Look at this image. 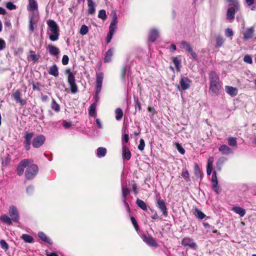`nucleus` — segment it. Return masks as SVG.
I'll use <instances>...</instances> for the list:
<instances>
[{
    "label": "nucleus",
    "mask_w": 256,
    "mask_h": 256,
    "mask_svg": "<svg viewBox=\"0 0 256 256\" xmlns=\"http://www.w3.org/2000/svg\"><path fill=\"white\" fill-rule=\"evenodd\" d=\"M28 4L27 6V10L28 11H34L30 14V24L29 30L32 32H33L34 30V26H36L37 22L39 20V14L38 11V4L36 0H28Z\"/></svg>",
    "instance_id": "obj_1"
},
{
    "label": "nucleus",
    "mask_w": 256,
    "mask_h": 256,
    "mask_svg": "<svg viewBox=\"0 0 256 256\" xmlns=\"http://www.w3.org/2000/svg\"><path fill=\"white\" fill-rule=\"evenodd\" d=\"M210 92L212 94L218 95L221 88L220 78L215 71H211L209 74Z\"/></svg>",
    "instance_id": "obj_2"
},
{
    "label": "nucleus",
    "mask_w": 256,
    "mask_h": 256,
    "mask_svg": "<svg viewBox=\"0 0 256 256\" xmlns=\"http://www.w3.org/2000/svg\"><path fill=\"white\" fill-rule=\"evenodd\" d=\"M48 28L51 34L49 35V38L52 42H55L58 40L60 36V29L56 22L52 20H48L46 22Z\"/></svg>",
    "instance_id": "obj_3"
},
{
    "label": "nucleus",
    "mask_w": 256,
    "mask_h": 256,
    "mask_svg": "<svg viewBox=\"0 0 256 256\" xmlns=\"http://www.w3.org/2000/svg\"><path fill=\"white\" fill-rule=\"evenodd\" d=\"M65 72L68 74V82L70 92L72 94H75L78 91V86L76 82L75 74L72 72L69 68H67Z\"/></svg>",
    "instance_id": "obj_4"
},
{
    "label": "nucleus",
    "mask_w": 256,
    "mask_h": 256,
    "mask_svg": "<svg viewBox=\"0 0 256 256\" xmlns=\"http://www.w3.org/2000/svg\"><path fill=\"white\" fill-rule=\"evenodd\" d=\"M112 21L110 24V27H109V32L107 34L106 38V42L107 44H108L111 41V40L113 36V35L114 34V32H116V30L117 28V15L116 12L115 10L112 11Z\"/></svg>",
    "instance_id": "obj_5"
},
{
    "label": "nucleus",
    "mask_w": 256,
    "mask_h": 256,
    "mask_svg": "<svg viewBox=\"0 0 256 256\" xmlns=\"http://www.w3.org/2000/svg\"><path fill=\"white\" fill-rule=\"evenodd\" d=\"M228 2L230 4L227 10L226 18L231 20L234 18L236 12L240 10V4L236 0H228Z\"/></svg>",
    "instance_id": "obj_6"
},
{
    "label": "nucleus",
    "mask_w": 256,
    "mask_h": 256,
    "mask_svg": "<svg viewBox=\"0 0 256 256\" xmlns=\"http://www.w3.org/2000/svg\"><path fill=\"white\" fill-rule=\"evenodd\" d=\"M38 171V168L36 164H29L26 170V180H32L34 178L37 174Z\"/></svg>",
    "instance_id": "obj_7"
},
{
    "label": "nucleus",
    "mask_w": 256,
    "mask_h": 256,
    "mask_svg": "<svg viewBox=\"0 0 256 256\" xmlns=\"http://www.w3.org/2000/svg\"><path fill=\"white\" fill-rule=\"evenodd\" d=\"M32 161L30 159H24L22 160L18 164V168L16 169L17 174L21 176L22 174L24 168L28 166L31 163Z\"/></svg>",
    "instance_id": "obj_8"
},
{
    "label": "nucleus",
    "mask_w": 256,
    "mask_h": 256,
    "mask_svg": "<svg viewBox=\"0 0 256 256\" xmlns=\"http://www.w3.org/2000/svg\"><path fill=\"white\" fill-rule=\"evenodd\" d=\"M45 140V136L42 134H39L34 138L32 142V146L35 148H38L44 144Z\"/></svg>",
    "instance_id": "obj_9"
},
{
    "label": "nucleus",
    "mask_w": 256,
    "mask_h": 256,
    "mask_svg": "<svg viewBox=\"0 0 256 256\" xmlns=\"http://www.w3.org/2000/svg\"><path fill=\"white\" fill-rule=\"evenodd\" d=\"M211 181L212 183V189L216 194H219L221 190V189L220 188V187L218 184V180L216 171H214L212 172Z\"/></svg>",
    "instance_id": "obj_10"
},
{
    "label": "nucleus",
    "mask_w": 256,
    "mask_h": 256,
    "mask_svg": "<svg viewBox=\"0 0 256 256\" xmlns=\"http://www.w3.org/2000/svg\"><path fill=\"white\" fill-rule=\"evenodd\" d=\"M9 214L14 222H18L20 216L16 208L14 206H10L8 210Z\"/></svg>",
    "instance_id": "obj_11"
},
{
    "label": "nucleus",
    "mask_w": 256,
    "mask_h": 256,
    "mask_svg": "<svg viewBox=\"0 0 256 256\" xmlns=\"http://www.w3.org/2000/svg\"><path fill=\"white\" fill-rule=\"evenodd\" d=\"M156 206L162 212V214L164 216H168V208H166V202L163 200H162L160 198L156 200Z\"/></svg>",
    "instance_id": "obj_12"
},
{
    "label": "nucleus",
    "mask_w": 256,
    "mask_h": 256,
    "mask_svg": "<svg viewBox=\"0 0 256 256\" xmlns=\"http://www.w3.org/2000/svg\"><path fill=\"white\" fill-rule=\"evenodd\" d=\"M182 244L186 247L188 246L194 250H196L197 248V245L196 242H194L193 239L190 238H184L182 241Z\"/></svg>",
    "instance_id": "obj_13"
},
{
    "label": "nucleus",
    "mask_w": 256,
    "mask_h": 256,
    "mask_svg": "<svg viewBox=\"0 0 256 256\" xmlns=\"http://www.w3.org/2000/svg\"><path fill=\"white\" fill-rule=\"evenodd\" d=\"M182 48L186 50V52L190 53L192 58L196 60L197 58L196 54L193 50L190 44L186 41H182L180 43Z\"/></svg>",
    "instance_id": "obj_14"
},
{
    "label": "nucleus",
    "mask_w": 256,
    "mask_h": 256,
    "mask_svg": "<svg viewBox=\"0 0 256 256\" xmlns=\"http://www.w3.org/2000/svg\"><path fill=\"white\" fill-rule=\"evenodd\" d=\"M191 80L187 77L181 76L180 80V86L182 90H186L190 88Z\"/></svg>",
    "instance_id": "obj_15"
},
{
    "label": "nucleus",
    "mask_w": 256,
    "mask_h": 256,
    "mask_svg": "<svg viewBox=\"0 0 256 256\" xmlns=\"http://www.w3.org/2000/svg\"><path fill=\"white\" fill-rule=\"evenodd\" d=\"M142 240L150 246L156 248L158 244L156 240L148 234H144L142 237Z\"/></svg>",
    "instance_id": "obj_16"
},
{
    "label": "nucleus",
    "mask_w": 256,
    "mask_h": 256,
    "mask_svg": "<svg viewBox=\"0 0 256 256\" xmlns=\"http://www.w3.org/2000/svg\"><path fill=\"white\" fill-rule=\"evenodd\" d=\"M34 136L33 132H26L24 135V146L26 150H30V148L31 140Z\"/></svg>",
    "instance_id": "obj_17"
},
{
    "label": "nucleus",
    "mask_w": 256,
    "mask_h": 256,
    "mask_svg": "<svg viewBox=\"0 0 256 256\" xmlns=\"http://www.w3.org/2000/svg\"><path fill=\"white\" fill-rule=\"evenodd\" d=\"M122 155L124 159H126L127 160H130L131 158V153L127 146L125 142L122 140Z\"/></svg>",
    "instance_id": "obj_18"
},
{
    "label": "nucleus",
    "mask_w": 256,
    "mask_h": 256,
    "mask_svg": "<svg viewBox=\"0 0 256 256\" xmlns=\"http://www.w3.org/2000/svg\"><path fill=\"white\" fill-rule=\"evenodd\" d=\"M46 50L51 56H57L60 52V50L56 46L50 44L46 47Z\"/></svg>",
    "instance_id": "obj_19"
},
{
    "label": "nucleus",
    "mask_w": 256,
    "mask_h": 256,
    "mask_svg": "<svg viewBox=\"0 0 256 256\" xmlns=\"http://www.w3.org/2000/svg\"><path fill=\"white\" fill-rule=\"evenodd\" d=\"M103 79L104 74L102 72L96 74V88L98 89V92L101 90Z\"/></svg>",
    "instance_id": "obj_20"
},
{
    "label": "nucleus",
    "mask_w": 256,
    "mask_h": 256,
    "mask_svg": "<svg viewBox=\"0 0 256 256\" xmlns=\"http://www.w3.org/2000/svg\"><path fill=\"white\" fill-rule=\"evenodd\" d=\"M88 10L87 13L88 14L93 15L96 12V3L93 0H88Z\"/></svg>",
    "instance_id": "obj_21"
},
{
    "label": "nucleus",
    "mask_w": 256,
    "mask_h": 256,
    "mask_svg": "<svg viewBox=\"0 0 256 256\" xmlns=\"http://www.w3.org/2000/svg\"><path fill=\"white\" fill-rule=\"evenodd\" d=\"M21 92L20 90H16L12 94V96L15 100L20 104L21 105L24 106L26 104V101L20 98Z\"/></svg>",
    "instance_id": "obj_22"
},
{
    "label": "nucleus",
    "mask_w": 256,
    "mask_h": 256,
    "mask_svg": "<svg viewBox=\"0 0 256 256\" xmlns=\"http://www.w3.org/2000/svg\"><path fill=\"white\" fill-rule=\"evenodd\" d=\"M254 33V28L250 27L244 32L243 39L245 40H248L252 38Z\"/></svg>",
    "instance_id": "obj_23"
},
{
    "label": "nucleus",
    "mask_w": 256,
    "mask_h": 256,
    "mask_svg": "<svg viewBox=\"0 0 256 256\" xmlns=\"http://www.w3.org/2000/svg\"><path fill=\"white\" fill-rule=\"evenodd\" d=\"M158 36V31L155 29L152 28L150 30L148 35V40L151 42H155Z\"/></svg>",
    "instance_id": "obj_24"
},
{
    "label": "nucleus",
    "mask_w": 256,
    "mask_h": 256,
    "mask_svg": "<svg viewBox=\"0 0 256 256\" xmlns=\"http://www.w3.org/2000/svg\"><path fill=\"white\" fill-rule=\"evenodd\" d=\"M114 49L111 48L106 52L104 61V62H108L111 61L112 57L113 55Z\"/></svg>",
    "instance_id": "obj_25"
},
{
    "label": "nucleus",
    "mask_w": 256,
    "mask_h": 256,
    "mask_svg": "<svg viewBox=\"0 0 256 256\" xmlns=\"http://www.w3.org/2000/svg\"><path fill=\"white\" fill-rule=\"evenodd\" d=\"M214 161V158L210 156L208 158L207 166H206V173L208 176L211 174L212 170V164Z\"/></svg>",
    "instance_id": "obj_26"
},
{
    "label": "nucleus",
    "mask_w": 256,
    "mask_h": 256,
    "mask_svg": "<svg viewBox=\"0 0 256 256\" xmlns=\"http://www.w3.org/2000/svg\"><path fill=\"white\" fill-rule=\"evenodd\" d=\"M226 92L231 96H234L238 94V89L231 86H226L225 87Z\"/></svg>",
    "instance_id": "obj_27"
},
{
    "label": "nucleus",
    "mask_w": 256,
    "mask_h": 256,
    "mask_svg": "<svg viewBox=\"0 0 256 256\" xmlns=\"http://www.w3.org/2000/svg\"><path fill=\"white\" fill-rule=\"evenodd\" d=\"M218 150L222 154H228L232 152L231 148L226 144H222L218 148Z\"/></svg>",
    "instance_id": "obj_28"
},
{
    "label": "nucleus",
    "mask_w": 256,
    "mask_h": 256,
    "mask_svg": "<svg viewBox=\"0 0 256 256\" xmlns=\"http://www.w3.org/2000/svg\"><path fill=\"white\" fill-rule=\"evenodd\" d=\"M122 200H126V196L130 194V190L127 188L126 185H124V183H122Z\"/></svg>",
    "instance_id": "obj_29"
},
{
    "label": "nucleus",
    "mask_w": 256,
    "mask_h": 256,
    "mask_svg": "<svg viewBox=\"0 0 256 256\" xmlns=\"http://www.w3.org/2000/svg\"><path fill=\"white\" fill-rule=\"evenodd\" d=\"M48 74L55 77L58 76V68L56 64H54L50 68Z\"/></svg>",
    "instance_id": "obj_30"
},
{
    "label": "nucleus",
    "mask_w": 256,
    "mask_h": 256,
    "mask_svg": "<svg viewBox=\"0 0 256 256\" xmlns=\"http://www.w3.org/2000/svg\"><path fill=\"white\" fill-rule=\"evenodd\" d=\"M38 237L42 241L48 243L50 244H52V242L51 240L43 232H40L38 234Z\"/></svg>",
    "instance_id": "obj_31"
},
{
    "label": "nucleus",
    "mask_w": 256,
    "mask_h": 256,
    "mask_svg": "<svg viewBox=\"0 0 256 256\" xmlns=\"http://www.w3.org/2000/svg\"><path fill=\"white\" fill-rule=\"evenodd\" d=\"M232 210L236 214H238L240 216L242 217L246 214V210L240 206H234L232 208Z\"/></svg>",
    "instance_id": "obj_32"
},
{
    "label": "nucleus",
    "mask_w": 256,
    "mask_h": 256,
    "mask_svg": "<svg viewBox=\"0 0 256 256\" xmlns=\"http://www.w3.org/2000/svg\"><path fill=\"white\" fill-rule=\"evenodd\" d=\"M96 102H93L90 106L88 114L90 116H95L96 115Z\"/></svg>",
    "instance_id": "obj_33"
},
{
    "label": "nucleus",
    "mask_w": 256,
    "mask_h": 256,
    "mask_svg": "<svg viewBox=\"0 0 256 256\" xmlns=\"http://www.w3.org/2000/svg\"><path fill=\"white\" fill-rule=\"evenodd\" d=\"M106 153V149L104 148L100 147L97 149L96 155L98 158L104 157Z\"/></svg>",
    "instance_id": "obj_34"
},
{
    "label": "nucleus",
    "mask_w": 256,
    "mask_h": 256,
    "mask_svg": "<svg viewBox=\"0 0 256 256\" xmlns=\"http://www.w3.org/2000/svg\"><path fill=\"white\" fill-rule=\"evenodd\" d=\"M21 238L25 242L32 243L34 242V238L32 236L28 234H23L21 236Z\"/></svg>",
    "instance_id": "obj_35"
},
{
    "label": "nucleus",
    "mask_w": 256,
    "mask_h": 256,
    "mask_svg": "<svg viewBox=\"0 0 256 256\" xmlns=\"http://www.w3.org/2000/svg\"><path fill=\"white\" fill-rule=\"evenodd\" d=\"M115 114H116V119L117 120H120L122 118L123 115H124L122 110L120 108H116L115 110Z\"/></svg>",
    "instance_id": "obj_36"
},
{
    "label": "nucleus",
    "mask_w": 256,
    "mask_h": 256,
    "mask_svg": "<svg viewBox=\"0 0 256 256\" xmlns=\"http://www.w3.org/2000/svg\"><path fill=\"white\" fill-rule=\"evenodd\" d=\"M136 204L143 210H146L147 206L146 204L142 200L138 198L136 201Z\"/></svg>",
    "instance_id": "obj_37"
},
{
    "label": "nucleus",
    "mask_w": 256,
    "mask_h": 256,
    "mask_svg": "<svg viewBox=\"0 0 256 256\" xmlns=\"http://www.w3.org/2000/svg\"><path fill=\"white\" fill-rule=\"evenodd\" d=\"M0 220L8 225L12 224V220L6 215H3L0 216Z\"/></svg>",
    "instance_id": "obj_38"
},
{
    "label": "nucleus",
    "mask_w": 256,
    "mask_h": 256,
    "mask_svg": "<svg viewBox=\"0 0 256 256\" xmlns=\"http://www.w3.org/2000/svg\"><path fill=\"white\" fill-rule=\"evenodd\" d=\"M51 108L54 110L56 112H59L60 110V106L58 104L54 98H52Z\"/></svg>",
    "instance_id": "obj_39"
},
{
    "label": "nucleus",
    "mask_w": 256,
    "mask_h": 256,
    "mask_svg": "<svg viewBox=\"0 0 256 256\" xmlns=\"http://www.w3.org/2000/svg\"><path fill=\"white\" fill-rule=\"evenodd\" d=\"M172 62L174 64L176 70L178 72H179L180 69V61L178 58L177 57H174L172 58Z\"/></svg>",
    "instance_id": "obj_40"
},
{
    "label": "nucleus",
    "mask_w": 256,
    "mask_h": 256,
    "mask_svg": "<svg viewBox=\"0 0 256 256\" xmlns=\"http://www.w3.org/2000/svg\"><path fill=\"white\" fill-rule=\"evenodd\" d=\"M195 215L200 220H202L206 216V215L198 208L195 209Z\"/></svg>",
    "instance_id": "obj_41"
},
{
    "label": "nucleus",
    "mask_w": 256,
    "mask_h": 256,
    "mask_svg": "<svg viewBox=\"0 0 256 256\" xmlns=\"http://www.w3.org/2000/svg\"><path fill=\"white\" fill-rule=\"evenodd\" d=\"M224 42V38L220 36H216V47L219 48L221 46Z\"/></svg>",
    "instance_id": "obj_42"
},
{
    "label": "nucleus",
    "mask_w": 256,
    "mask_h": 256,
    "mask_svg": "<svg viewBox=\"0 0 256 256\" xmlns=\"http://www.w3.org/2000/svg\"><path fill=\"white\" fill-rule=\"evenodd\" d=\"M98 18L102 20H106L107 18L106 10H100L98 12Z\"/></svg>",
    "instance_id": "obj_43"
},
{
    "label": "nucleus",
    "mask_w": 256,
    "mask_h": 256,
    "mask_svg": "<svg viewBox=\"0 0 256 256\" xmlns=\"http://www.w3.org/2000/svg\"><path fill=\"white\" fill-rule=\"evenodd\" d=\"M88 32V27L85 24L82 25L80 28V33L82 35L84 36V35L86 34Z\"/></svg>",
    "instance_id": "obj_44"
},
{
    "label": "nucleus",
    "mask_w": 256,
    "mask_h": 256,
    "mask_svg": "<svg viewBox=\"0 0 256 256\" xmlns=\"http://www.w3.org/2000/svg\"><path fill=\"white\" fill-rule=\"evenodd\" d=\"M175 146L177 150L178 151V152L182 154H184L185 153V150L182 147L181 144H180L178 142H176L175 143Z\"/></svg>",
    "instance_id": "obj_45"
},
{
    "label": "nucleus",
    "mask_w": 256,
    "mask_h": 256,
    "mask_svg": "<svg viewBox=\"0 0 256 256\" xmlns=\"http://www.w3.org/2000/svg\"><path fill=\"white\" fill-rule=\"evenodd\" d=\"M228 144L230 146H236L237 144L236 138L233 137L228 138Z\"/></svg>",
    "instance_id": "obj_46"
},
{
    "label": "nucleus",
    "mask_w": 256,
    "mask_h": 256,
    "mask_svg": "<svg viewBox=\"0 0 256 256\" xmlns=\"http://www.w3.org/2000/svg\"><path fill=\"white\" fill-rule=\"evenodd\" d=\"M134 102L135 103V108L136 110H140L142 109L140 102H139L138 98L137 97L134 98Z\"/></svg>",
    "instance_id": "obj_47"
},
{
    "label": "nucleus",
    "mask_w": 256,
    "mask_h": 256,
    "mask_svg": "<svg viewBox=\"0 0 256 256\" xmlns=\"http://www.w3.org/2000/svg\"><path fill=\"white\" fill-rule=\"evenodd\" d=\"M0 245L1 248L4 250H7L8 249V245L5 240H0Z\"/></svg>",
    "instance_id": "obj_48"
},
{
    "label": "nucleus",
    "mask_w": 256,
    "mask_h": 256,
    "mask_svg": "<svg viewBox=\"0 0 256 256\" xmlns=\"http://www.w3.org/2000/svg\"><path fill=\"white\" fill-rule=\"evenodd\" d=\"M224 162V160L219 159L216 163V168L218 170L220 171L222 168V166Z\"/></svg>",
    "instance_id": "obj_49"
},
{
    "label": "nucleus",
    "mask_w": 256,
    "mask_h": 256,
    "mask_svg": "<svg viewBox=\"0 0 256 256\" xmlns=\"http://www.w3.org/2000/svg\"><path fill=\"white\" fill-rule=\"evenodd\" d=\"M244 62L249 64H252V57L249 55H246L244 58Z\"/></svg>",
    "instance_id": "obj_50"
},
{
    "label": "nucleus",
    "mask_w": 256,
    "mask_h": 256,
    "mask_svg": "<svg viewBox=\"0 0 256 256\" xmlns=\"http://www.w3.org/2000/svg\"><path fill=\"white\" fill-rule=\"evenodd\" d=\"M182 176L186 180H188L190 179V176L187 170H185L182 171Z\"/></svg>",
    "instance_id": "obj_51"
},
{
    "label": "nucleus",
    "mask_w": 256,
    "mask_h": 256,
    "mask_svg": "<svg viewBox=\"0 0 256 256\" xmlns=\"http://www.w3.org/2000/svg\"><path fill=\"white\" fill-rule=\"evenodd\" d=\"M145 146L144 141L142 138L140 139V144L138 146V148L140 150L142 151L144 150Z\"/></svg>",
    "instance_id": "obj_52"
},
{
    "label": "nucleus",
    "mask_w": 256,
    "mask_h": 256,
    "mask_svg": "<svg viewBox=\"0 0 256 256\" xmlns=\"http://www.w3.org/2000/svg\"><path fill=\"white\" fill-rule=\"evenodd\" d=\"M225 34L228 37H232L234 35V32L231 28H227L225 30Z\"/></svg>",
    "instance_id": "obj_53"
},
{
    "label": "nucleus",
    "mask_w": 256,
    "mask_h": 256,
    "mask_svg": "<svg viewBox=\"0 0 256 256\" xmlns=\"http://www.w3.org/2000/svg\"><path fill=\"white\" fill-rule=\"evenodd\" d=\"M6 7L7 8L12 10L16 9V6L14 5L12 2H8L6 4Z\"/></svg>",
    "instance_id": "obj_54"
},
{
    "label": "nucleus",
    "mask_w": 256,
    "mask_h": 256,
    "mask_svg": "<svg viewBox=\"0 0 256 256\" xmlns=\"http://www.w3.org/2000/svg\"><path fill=\"white\" fill-rule=\"evenodd\" d=\"M130 220H131L134 226V227L136 230H138V224L137 223V222H136V220L133 216H132L130 218Z\"/></svg>",
    "instance_id": "obj_55"
},
{
    "label": "nucleus",
    "mask_w": 256,
    "mask_h": 256,
    "mask_svg": "<svg viewBox=\"0 0 256 256\" xmlns=\"http://www.w3.org/2000/svg\"><path fill=\"white\" fill-rule=\"evenodd\" d=\"M69 58L68 56L64 55L62 58V64L64 65H66L68 63Z\"/></svg>",
    "instance_id": "obj_56"
},
{
    "label": "nucleus",
    "mask_w": 256,
    "mask_h": 256,
    "mask_svg": "<svg viewBox=\"0 0 256 256\" xmlns=\"http://www.w3.org/2000/svg\"><path fill=\"white\" fill-rule=\"evenodd\" d=\"M30 57L32 58V60L34 62H36L38 60V58L37 56L34 54V52L33 51H30Z\"/></svg>",
    "instance_id": "obj_57"
},
{
    "label": "nucleus",
    "mask_w": 256,
    "mask_h": 256,
    "mask_svg": "<svg viewBox=\"0 0 256 256\" xmlns=\"http://www.w3.org/2000/svg\"><path fill=\"white\" fill-rule=\"evenodd\" d=\"M100 90H98V89H96L95 94L94 97V98L95 100L94 102L96 103L97 102H98L99 101L100 98L98 96V94H100Z\"/></svg>",
    "instance_id": "obj_58"
},
{
    "label": "nucleus",
    "mask_w": 256,
    "mask_h": 256,
    "mask_svg": "<svg viewBox=\"0 0 256 256\" xmlns=\"http://www.w3.org/2000/svg\"><path fill=\"white\" fill-rule=\"evenodd\" d=\"M128 140H129L128 134H124L123 135V136L122 138V142L123 140L125 142V144H126L128 142Z\"/></svg>",
    "instance_id": "obj_59"
},
{
    "label": "nucleus",
    "mask_w": 256,
    "mask_h": 256,
    "mask_svg": "<svg viewBox=\"0 0 256 256\" xmlns=\"http://www.w3.org/2000/svg\"><path fill=\"white\" fill-rule=\"evenodd\" d=\"M34 188L32 186H29L27 187V188L26 189V191L28 194H30L34 192Z\"/></svg>",
    "instance_id": "obj_60"
},
{
    "label": "nucleus",
    "mask_w": 256,
    "mask_h": 256,
    "mask_svg": "<svg viewBox=\"0 0 256 256\" xmlns=\"http://www.w3.org/2000/svg\"><path fill=\"white\" fill-rule=\"evenodd\" d=\"M150 210L152 212H154V214L153 215L151 216V218L153 220H156L160 218V216L158 215L156 212H154V210L150 208Z\"/></svg>",
    "instance_id": "obj_61"
},
{
    "label": "nucleus",
    "mask_w": 256,
    "mask_h": 256,
    "mask_svg": "<svg viewBox=\"0 0 256 256\" xmlns=\"http://www.w3.org/2000/svg\"><path fill=\"white\" fill-rule=\"evenodd\" d=\"M122 200V202L124 205V206L126 210L128 212H130V207L128 205V204L126 200Z\"/></svg>",
    "instance_id": "obj_62"
},
{
    "label": "nucleus",
    "mask_w": 256,
    "mask_h": 256,
    "mask_svg": "<svg viewBox=\"0 0 256 256\" xmlns=\"http://www.w3.org/2000/svg\"><path fill=\"white\" fill-rule=\"evenodd\" d=\"M6 48V42L4 40L0 39V50H2Z\"/></svg>",
    "instance_id": "obj_63"
},
{
    "label": "nucleus",
    "mask_w": 256,
    "mask_h": 256,
    "mask_svg": "<svg viewBox=\"0 0 256 256\" xmlns=\"http://www.w3.org/2000/svg\"><path fill=\"white\" fill-rule=\"evenodd\" d=\"M132 190L134 192V194H138L137 185L134 182H132Z\"/></svg>",
    "instance_id": "obj_64"
}]
</instances>
